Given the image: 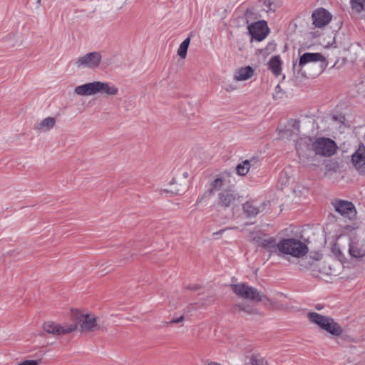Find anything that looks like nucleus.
I'll list each match as a JSON object with an SVG mask.
<instances>
[{
  "label": "nucleus",
  "instance_id": "393cba45",
  "mask_svg": "<svg viewBox=\"0 0 365 365\" xmlns=\"http://www.w3.org/2000/svg\"><path fill=\"white\" fill-rule=\"evenodd\" d=\"M250 168V163L249 160H246L238 164L236 167L237 173L239 175H245Z\"/></svg>",
  "mask_w": 365,
  "mask_h": 365
},
{
  "label": "nucleus",
  "instance_id": "9b49d317",
  "mask_svg": "<svg viewBox=\"0 0 365 365\" xmlns=\"http://www.w3.org/2000/svg\"><path fill=\"white\" fill-rule=\"evenodd\" d=\"M248 31L253 38L261 41L266 38L269 33L267 21L261 20L251 24L248 26Z\"/></svg>",
  "mask_w": 365,
  "mask_h": 365
},
{
  "label": "nucleus",
  "instance_id": "423d86ee",
  "mask_svg": "<svg viewBox=\"0 0 365 365\" xmlns=\"http://www.w3.org/2000/svg\"><path fill=\"white\" fill-rule=\"evenodd\" d=\"M315 63H319V68L322 70L327 65L325 58L320 53H304L299 57L298 63L293 62V70L302 76H305V73L302 72L303 68L307 64Z\"/></svg>",
  "mask_w": 365,
  "mask_h": 365
},
{
  "label": "nucleus",
  "instance_id": "cd10ccee",
  "mask_svg": "<svg viewBox=\"0 0 365 365\" xmlns=\"http://www.w3.org/2000/svg\"><path fill=\"white\" fill-rule=\"evenodd\" d=\"M236 308L238 309L239 311H243L247 314H253L255 312V308L250 304H238L236 305Z\"/></svg>",
  "mask_w": 365,
  "mask_h": 365
},
{
  "label": "nucleus",
  "instance_id": "c9c22d12",
  "mask_svg": "<svg viewBox=\"0 0 365 365\" xmlns=\"http://www.w3.org/2000/svg\"><path fill=\"white\" fill-rule=\"evenodd\" d=\"M317 257H316L317 260H319L321 259V255L317 254Z\"/></svg>",
  "mask_w": 365,
  "mask_h": 365
},
{
  "label": "nucleus",
  "instance_id": "20e7f679",
  "mask_svg": "<svg viewBox=\"0 0 365 365\" xmlns=\"http://www.w3.org/2000/svg\"><path fill=\"white\" fill-rule=\"evenodd\" d=\"M307 317L310 322L331 335L340 336L342 334L343 331L340 325L329 317L321 315L317 312H309Z\"/></svg>",
  "mask_w": 365,
  "mask_h": 365
},
{
  "label": "nucleus",
  "instance_id": "0eeeda50",
  "mask_svg": "<svg viewBox=\"0 0 365 365\" xmlns=\"http://www.w3.org/2000/svg\"><path fill=\"white\" fill-rule=\"evenodd\" d=\"M102 56L101 53L93 51L78 57L75 61V65L80 69L94 70L100 66Z\"/></svg>",
  "mask_w": 365,
  "mask_h": 365
},
{
  "label": "nucleus",
  "instance_id": "5701e85b",
  "mask_svg": "<svg viewBox=\"0 0 365 365\" xmlns=\"http://www.w3.org/2000/svg\"><path fill=\"white\" fill-rule=\"evenodd\" d=\"M190 43V37L186 38L180 45L178 49V55L182 59L186 58L187 51Z\"/></svg>",
  "mask_w": 365,
  "mask_h": 365
},
{
  "label": "nucleus",
  "instance_id": "aec40b11",
  "mask_svg": "<svg viewBox=\"0 0 365 365\" xmlns=\"http://www.w3.org/2000/svg\"><path fill=\"white\" fill-rule=\"evenodd\" d=\"M269 68L272 71L273 74L276 76H279L282 71V63L280 57L275 56L271 58L269 63Z\"/></svg>",
  "mask_w": 365,
  "mask_h": 365
},
{
  "label": "nucleus",
  "instance_id": "a211bd4d",
  "mask_svg": "<svg viewBox=\"0 0 365 365\" xmlns=\"http://www.w3.org/2000/svg\"><path fill=\"white\" fill-rule=\"evenodd\" d=\"M56 124V119L53 117H47L34 125V129L40 133H46L52 129Z\"/></svg>",
  "mask_w": 365,
  "mask_h": 365
},
{
  "label": "nucleus",
  "instance_id": "2f4dec72",
  "mask_svg": "<svg viewBox=\"0 0 365 365\" xmlns=\"http://www.w3.org/2000/svg\"><path fill=\"white\" fill-rule=\"evenodd\" d=\"M281 92V88L280 86L278 85L275 87V93H274L273 95V98H277V96H278V93H279Z\"/></svg>",
  "mask_w": 365,
  "mask_h": 365
},
{
  "label": "nucleus",
  "instance_id": "f8f14e48",
  "mask_svg": "<svg viewBox=\"0 0 365 365\" xmlns=\"http://www.w3.org/2000/svg\"><path fill=\"white\" fill-rule=\"evenodd\" d=\"M351 163L360 175H365V146L359 145L351 155Z\"/></svg>",
  "mask_w": 365,
  "mask_h": 365
},
{
  "label": "nucleus",
  "instance_id": "473e14b6",
  "mask_svg": "<svg viewBox=\"0 0 365 365\" xmlns=\"http://www.w3.org/2000/svg\"><path fill=\"white\" fill-rule=\"evenodd\" d=\"M184 319V317L183 316H181L178 318H175V319H173L170 323H179V322H182Z\"/></svg>",
  "mask_w": 365,
  "mask_h": 365
},
{
  "label": "nucleus",
  "instance_id": "ddd939ff",
  "mask_svg": "<svg viewBox=\"0 0 365 365\" xmlns=\"http://www.w3.org/2000/svg\"><path fill=\"white\" fill-rule=\"evenodd\" d=\"M313 24L318 28L327 26L331 20V14L325 9L320 8L316 9L312 13Z\"/></svg>",
  "mask_w": 365,
  "mask_h": 365
},
{
  "label": "nucleus",
  "instance_id": "f3484780",
  "mask_svg": "<svg viewBox=\"0 0 365 365\" xmlns=\"http://www.w3.org/2000/svg\"><path fill=\"white\" fill-rule=\"evenodd\" d=\"M254 72L251 66L242 67L235 72L233 78L237 81H247L252 77Z\"/></svg>",
  "mask_w": 365,
  "mask_h": 365
},
{
  "label": "nucleus",
  "instance_id": "412c9836",
  "mask_svg": "<svg viewBox=\"0 0 365 365\" xmlns=\"http://www.w3.org/2000/svg\"><path fill=\"white\" fill-rule=\"evenodd\" d=\"M350 6L352 11L357 14L365 11V0H350Z\"/></svg>",
  "mask_w": 365,
  "mask_h": 365
},
{
  "label": "nucleus",
  "instance_id": "dca6fc26",
  "mask_svg": "<svg viewBox=\"0 0 365 365\" xmlns=\"http://www.w3.org/2000/svg\"><path fill=\"white\" fill-rule=\"evenodd\" d=\"M299 123L295 122L292 125V128H284L279 130V138L282 140H295L294 137L299 135Z\"/></svg>",
  "mask_w": 365,
  "mask_h": 365
},
{
  "label": "nucleus",
  "instance_id": "2eb2a0df",
  "mask_svg": "<svg viewBox=\"0 0 365 365\" xmlns=\"http://www.w3.org/2000/svg\"><path fill=\"white\" fill-rule=\"evenodd\" d=\"M348 252L351 257L362 258L365 256V247L358 241L352 239L349 241Z\"/></svg>",
  "mask_w": 365,
  "mask_h": 365
},
{
  "label": "nucleus",
  "instance_id": "39448f33",
  "mask_svg": "<svg viewBox=\"0 0 365 365\" xmlns=\"http://www.w3.org/2000/svg\"><path fill=\"white\" fill-rule=\"evenodd\" d=\"M312 150L316 155L329 158L335 154L337 145L335 141L329 138H317L311 144Z\"/></svg>",
  "mask_w": 365,
  "mask_h": 365
},
{
  "label": "nucleus",
  "instance_id": "f704fd0d",
  "mask_svg": "<svg viewBox=\"0 0 365 365\" xmlns=\"http://www.w3.org/2000/svg\"><path fill=\"white\" fill-rule=\"evenodd\" d=\"M207 365H221V364L216 361H210V362H208Z\"/></svg>",
  "mask_w": 365,
  "mask_h": 365
},
{
  "label": "nucleus",
  "instance_id": "6ab92c4d",
  "mask_svg": "<svg viewBox=\"0 0 365 365\" xmlns=\"http://www.w3.org/2000/svg\"><path fill=\"white\" fill-rule=\"evenodd\" d=\"M243 212L247 217H255L261 211L260 206L256 201H247L243 204Z\"/></svg>",
  "mask_w": 365,
  "mask_h": 365
},
{
  "label": "nucleus",
  "instance_id": "7c9ffc66",
  "mask_svg": "<svg viewBox=\"0 0 365 365\" xmlns=\"http://www.w3.org/2000/svg\"><path fill=\"white\" fill-rule=\"evenodd\" d=\"M41 360H25L20 363L19 365H39Z\"/></svg>",
  "mask_w": 365,
  "mask_h": 365
},
{
  "label": "nucleus",
  "instance_id": "b1692460",
  "mask_svg": "<svg viewBox=\"0 0 365 365\" xmlns=\"http://www.w3.org/2000/svg\"><path fill=\"white\" fill-rule=\"evenodd\" d=\"M261 6L266 13L274 12L277 9L276 4L272 0H259Z\"/></svg>",
  "mask_w": 365,
  "mask_h": 365
},
{
  "label": "nucleus",
  "instance_id": "7ed1b4c3",
  "mask_svg": "<svg viewBox=\"0 0 365 365\" xmlns=\"http://www.w3.org/2000/svg\"><path fill=\"white\" fill-rule=\"evenodd\" d=\"M233 292L242 299H249L256 302H269V299L263 293L256 288L245 283L231 284Z\"/></svg>",
  "mask_w": 365,
  "mask_h": 365
},
{
  "label": "nucleus",
  "instance_id": "72a5a7b5",
  "mask_svg": "<svg viewBox=\"0 0 365 365\" xmlns=\"http://www.w3.org/2000/svg\"><path fill=\"white\" fill-rule=\"evenodd\" d=\"M236 89V86H234L232 85H227V87L225 88V90L227 91H233Z\"/></svg>",
  "mask_w": 365,
  "mask_h": 365
},
{
  "label": "nucleus",
  "instance_id": "4468645a",
  "mask_svg": "<svg viewBox=\"0 0 365 365\" xmlns=\"http://www.w3.org/2000/svg\"><path fill=\"white\" fill-rule=\"evenodd\" d=\"M238 199L239 196L235 191L231 189H227L219 193L218 203L221 206L229 207L234 205Z\"/></svg>",
  "mask_w": 365,
  "mask_h": 365
},
{
  "label": "nucleus",
  "instance_id": "f257e3e1",
  "mask_svg": "<svg viewBox=\"0 0 365 365\" xmlns=\"http://www.w3.org/2000/svg\"><path fill=\"white\" fill-rule=\"evenodd\" d=\"M252 241L259 246L267 249L271 253L278 255H289L295 258H301L308 252L307 245L295 238H283L275 243L272 237L262 238L259 236L253 237Z\"/></svg>",
  "mask_w": 365,
  "mask_h": 365
},
{
  "label": "nucleus",
  "instance_id": "6e6552de",
  "mask_svg": "<svg viewBox=\"0 0 365 365\" xmlns=\"http://www.w3.org/2000/svg\"><path fill=\"white\" fill-rule=\"evenodd\" d=\"M43 329L48 334L58 336L73 332L77 329V324L67 322L57 324L52 321H48L43 324Z\"/></svg>",
  "mask_w": 365,
  "mask_h": 365
},
{
  "label": "nucleus",
  "instance_id": "4be33fe9",
  "mask_svg": "<svg viewBox=\"0 0 365 365\" xmlns=\"http://www.w3.org/2000/svg\"><path fill=\"white\" fill-rule=\"evenodd\" d=\"M311 141V138L307 136L301 137L296 143L295 147L297 152L299 155L302 154L304 151V147L307 148L309 143Z\"/></svg>",
  "mask_w": 365,
  "mask_h": 365
},
{
  "label": "nucleus",
  "instance_id": "f03ea898",
  "mask_svg": "<svg viewBox=\"0 0 365 365\" xmlns=\"http://www.w3.org/2000/svg\"><path fill=\"white\" fill-rule=\"evenodd\" d=\"M119 90L110 82L93 81L76 86L74 93L81 96H91L102 93L108 96H116Z\"/></svg>",
  "mask_w": 365,
  "mask_h": 365
},
{
  "label": "nucleus",
  "instance_id": "bb28decb",
  "mask_svg": "<svg viewBox=\"0 0 365 365\" xmlns=\"http://www.w3.org/2000/svg\"><path fill=\"white\" fill-rule=\"evenodd\" d=\"M331 252L334 255V256L337 257L340 261H342L345 258L339 242H336L333 245Z\"/></svg>",
  "mask_w": 365,
  "mask_h": 365
},
{
  "label": "nucleus",
  "instance_id": "9d476101",
  "mask_svg": "<svg viewBox=\"0 0 365 365\" xmlns=\"http://www.w3.org/2000/svg\"><path fill=\"white\" fill-rule=\"evenodd\" d=\"M76 318L82 331H95L101 328L94 314L78 312Z\"/></svg>",
  "mask_w": 365,
  "mask_h": 365
},
{
  "label": "nucleus",
  "instance_id": "1a4fd4ad",
  "mask_svg": "<svg viewBox=\"0 0 365 365\" xmlns=\"http://www.w3.org/2000/svg\"><path fill=\"white\" fill-rule=\"evenodd\" d=\"M331 205L344 218L353 220L356 217V210L354 205L349 201L336 199L331 202Z\"/></svg>",
  "mask_w": 365,
  "mask_h": 365
},
{
  "label": "nucleus",
  "instance_id": "a878e982",
  "mask_svg": "<svg viewBox=\"0 0 365 365\" xmlns=\"http://www.w3.org/2000/svg\"><path fill=\"white\" fill-rule=\"evenodd\" d=\"M251 365H269L268 361L259 354H253L250 359Z\"/></svg>",
  "mask_w": 365,
  "mask_h": 365
},
{
  "label": "nucleus",
  "instance_id": "e433bc0d",
  "mask_svg": "<svg viewBox=\"0 0 365 365\" xmlns=\"http://www.w3.org/2000/svg\"><path fill=\"white\" fill-rule=\"evenodd\" d=\"M41 1V0H37V4H40Z\"/></svg>",
  "mask_w": 365,
  "mask_h": 365
},
{
  "label": "nucleus",
  "instance_id": "c85d7f7f",
  "mask_svg": "<svg viewBox=\"0 0 365 365\" xmlns=\"http://www.w3.org/2000/svg\"><path fill=\"white\" fill-rule=\"evenodd\" d=\"M289 180V178L287 176V173L285 170L284 171H282L280 173H279V181L282 184V185H285Z\"/></svg>",
  "mask_w": 365,
  "mask_h": 365
},
{
  "label": "nucleus",
  "instance_id": "c756f323",
  "mask_svg": "<svg viewBox=\"0 0 365 365\" xmlns=\"http://www.w3.org/2000/svg\"><path fill=\"white\" fill-rule=\"evenodd\" d=\"M223 180L221 178H216L212 183V187L215 190H218L222 187Z\"/></svg>",
  "mask_w": 365,
  "mask_h": 365
}]
</instances>
